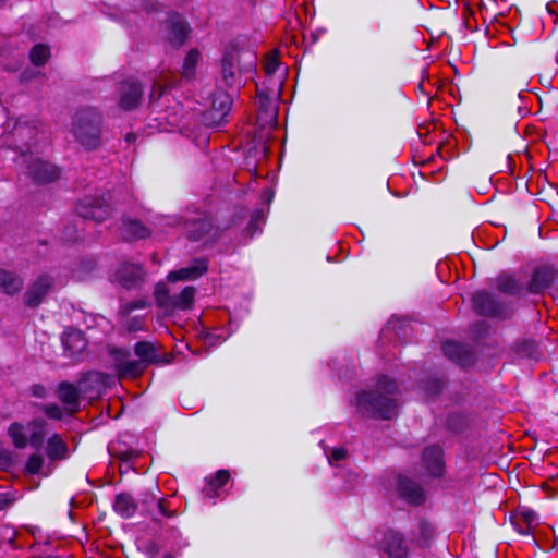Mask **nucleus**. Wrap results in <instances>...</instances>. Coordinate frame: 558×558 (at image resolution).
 <instances>
[{"label":"nucleus","mask_w":558,"mask_h":558,"mask_svg":"<svg viewBox=\"0 0 558 558\" xmlns=\"http://www.w3.org/2000/svg\"><path fill=\"white\" fill-rule=\"evenodd\" d=\"M0 460H2V462L4 464H8L11 462V453L7 450H0Z\"/></svg>","instance_id":"09e8293b"},{"label":"nucleus","mask_w":558,"mask_h":558,"mask_svg":"<svg viewBox=\"0 0 558 558\" xmlns=\"http://www.w3.org/2000/svg\"><path fill=\"white\" fill-rule=\"evenodd\" d=\"M138 361H124L119 363V369L124 375L138 376L149 364L158 363L159 347L149 341H140L134 348Z\"/></svg>","instance_id":"20e7f679"},{"label":"nucleus","mask_w":558,"mask_h":558,"mask_svg":"<svg viewBox=\"0 0 558 558\" xmlns=\"http://www.w3.org/2000/svg\"><path fill=\"white\" fill-rule=\"evenodd\" d=\"M238 57L235 53H227L222 60V75L227 85L232 86L235 83L238 72Z\"/></svg>","instance_id":"cd10ccee"},{"label":"nucleus","mask_w":558,"mask_h":558,"mask_svg":"<svg viewBox=\"0 0 558 558\" xmlns=\"http://www.w3.org/2000/svg\"><path fill=\"white\" fill-rule=\"evenodd\" d=\"M155 88H156V87H154V88H153V92H151V94H150V98H151V99L159 98V97L161 96V92H159V93H158V95L156 96Z\"/></svg>","instance_id":"864d4df0"},{"label":"nucleus","mask_w":558,"mask_h":558,"mask_svg":"<svg viewBox=\"0 0 558 558\" xmlns=\"http://www.w3.org/2000/svg\"><path fill=\"white\" fill-rule=\"evenodd\" d=\"M134 138H135V136H134V134H132V133H129V134L126 135V141H128V142L133 141Z\"/></svg>","instance_id":"5fc2aeb1"},{"label":"nucleus","mask_w":558,"mask_h":558,"mask_svg":"<svg viewBox=\"0 0 558 558\" xmlns=\"http://www.w3.org/2000/svg\"><path fill=\"white\" fill-rule=\"evenodd\" d=\"M54 286V278L48 274L39 275L27 287L23 300L24 304L28 307H38L46 296L52 291Z\"/></svg>","instance_id":"423d86ee"},{"label":"nucleus","mask_w":558,"mask_h":558,"mask_svg":"<svg viewBox=\"0 0 558 558\" xmlns=\"http://www.w3.org/2000/svg\"><path fill=\"white\" fill-rule=\"evenodd\" d=\"M279 66V61L275 56H269L266 58L264 63V70L267 75H272Z\"/></svg>","instance_id":"a19ab883"},{"label":"nucleus","mask_w":558,"mask_h":558,"mask_svg":"<svg viewBox=\"0 0 558 558\" xmlns=\"http://www.w3.org/2000/svg\"><path fill=\"white\" fill-rule=\"evenodd\" d=\"M173 361V355L171 353H159V361L157 364L165 365L170 364Z\"/></svg>","instance_id":"de8ad7c7"},{"label":"nucleus","mask_w":558,"mask_h":558,"mask_svg":"<svg viewBox=\"0 0 558 558\" xmlns=\"http://www.w3.org/2000/svg\"><path fill=\"white\" fill-rule=\"evenodd\" d=\"M201 58V53L196 49H192L186 54L183 66H182V76L186 80H191L195 74V68Z\"/></svg>","instance_id":"c85d7f7f"},{"label":"nucleus","mask_w":558,"mask_h":558,"mask_svg":"<svg viewBox=\"0 0 558 558\" xmlns=\"http://www.w3.org/2000/svg\"><path fill=\"white\" fill-rule=\"evenodd\" d=\"M557 277V272L554 268L550 267H541L537 268L532 276V279L529 283L527 291L530 293L538 294L543 293L546 289H548L551 283L555 281Z\"/></svg>","instance_id":"dca6fc26"},{"label":"nucleus","mask_w":558,"mask_h":558,"mask_svg":"<svg viewBox=\"0 0 558 558\" xmlns=\"http://www.w3.org/2000/svg\"><path fill=\"white\" fill-rule=\"evenodd\" d=\"M114 280L124 289H138L145 280V271L138 264L123 263L117 268Z\"/></svg>","instance_id":"6e6552de"},{"label":"nucleus","mask_w":558,"mask_h":558,"mask_svg":"<svg viewBox=\"0 0 558 558\" xmlns=\"http://www.w3.org/2000/svg\"><path fill=\"white\" fill-rule=\"evenodd\" d=\"M153 508H156L158 513L166 518H173L177 513L174 509L170 508V501L167 498H158Z\"/></svg>","instance_id":"e433bc0d"},{"label":"nucleus","mask_w":558,"mask_h":558,"mask_svg":"<svg viewBox=\"0 0 558 558\" xmlns=\"http://www.w3.org/2000/svg\"><path fill=\"white\" fill-rule=\"evenodd\" d=\"M34 395L38 398H44L46 390L43 386H34L33 388Z\"/></svg>","instance_id":"8fccbe9b"},{"label":"nucleus","mask_w":558,"mask_h":558,"mask_svg":"<svg viewBox=\"0 0 558 558\" xmlns=\"http://www.w3.org/2000/svg\"><path fill=\"white\" fill-rule=\"evenodd\" d=\"M383 546L390 558H407L409 555L405 536L398 531L388 530L384 534Z\"/></svg>","instance_id":"9d476101"},{"label":"nucleus","mask_w":558,"mask_h":558,"mask_svg":"<svg viewBox=\"0 0 558 558\" xmlns=\"http://www.w3.org/2000/svg\"><path fill=\"white\" fill-rule=\"evenodd\" d=\"M0 2H4V0H0Z\"/></svg>","instance_id":"13d9d810"},{"label":"nucleus","mask_w":558,"mask_h":558,"mask_svg":"<svg viewBox=\"0 0 558 558\" xmlns=\"http://www.w3.org/2000/svg\"><path fill=\"white\" fill-rule=\"evenodd\" d=\"M45 451L50 461H62L70 457V448L59 434L47 439Z\"/></svg>","instance_id":"aec40b11"},{"label":"nucleus","mask_w":558,"mask_h":558,"mask_svg":"<svg viewBox=\"0 0 558 558\" xmlns=\"http://www.w3.org/2000/svg\"><path fill=\"white\" fill-rule=\"evenodd\" d=\"M434 527L433 525L424 519L418 521L417 531H413L412 542L415 543L420 547L428 546L433 536H434Z\"/></svg>","instance_id":"a878e982"},{"label":"nucleus","mask_w":558,"mask_h":558,"mask_svg":"<svg viewBox=\"0 0 558 558\" xmlns=\"http://www.w3.org/2000/svg\"><path fill=\"white\" fill-rule=\"evenodd\" d=\"M23 279L8 270L0 269V290L4 293L13 295L19 293L23 288Z\"/></svg>","instance_id":"b1692460"},{"label":"nucleus","mask_w":558,"mask_h":558,"mask_svg":"<svg viewBox=\"0 0 558 558\" xmlns=\"http://www.w3.org/2000/svg\"><path fill=\"white\" fill-rule=\"evenodd\" d=\"M136 456H137V453H136V452H134V451H125V452H123V453L121 454V458H122L123 460H130V459H132L133 457H136Z\"/></svg>","instance_id":"603ef678"},{"label":"nucleus","mask_w":558,"mask_h":558,"mask_svg":"<svg viewBox=\"0 0 558 558\" xmlns=\"http://www.w3.org/2000/svg\"><path fill=\"white\" fill-rule=\"evenodd\" d=\"M155 490H159L158 486L147 489L141 495V504L147 509V511H151L156 500L158 499Z\"/></svg>","instance_id":"4c0bfd02"},{"label":"nucleus","mask_w":558,"mask_h":558,"mask_svg":"<svg viewBox=\"0 0 558 558\" xmlns=\"http://www.w3.org/2000/svg\"><path fill=\"white\" fill-rule=\"evenodd\" d=\"M523 517L529 524L533 523L536 520V514L532 511L524 512Z\"/></svg>","instance_id":"3c124183"},{"label":"nucleus","mask_w":558,"mask_h":558,"mask_svg":"<svg viewBox=\"0 0 558 558\" xmlns=\"http://www.w3.org/2000/svg\"><path fill=\"white\" fill-rule=\"evenodd\" d=\"M76 214L83 219H90L97 222L106 220L111 213L109 204L104 198L87 196L78 202L75 207Z\"/></svg>","instance_id":"0eeeda50"},{"label":"nucleus","mask_w":558,"mask_h":558,"mask_svg":"<svg viewBox=\"0 0 558 558\" xmlns=\"http://www.w3.org/2000/svg\"><path fill=\"white\" fill-rule=\"evenodd\" d=\"M397 492L398 495L410 505L418 506L425 500V494L422 486L404 476L398 477Z\"/></svg>","instance_id":"f8f14e48"},{"label":"nucleus","mask_w":558,"mask_h":558,"mask_svg":"<svg viewBox=\"0 0 558 558\" xmlns=\"http://www.w3.org/2000/svg\"><path fill=\"white\" fill-rule=\"evenodd\" d=\"M113 509L122 518H131L137 509V504L130 494L121 493L116 496Z\"/></svg>","instance_id":"393cba45"},{"label":"nucleus","mask_w":558,"mask_h":558,"mask_svg":"<svg viewBox=\"0 0 558 558\" xmlns=\"http://www.w3.org/2000/svg\"><path fill=\"white\" fill-rule=\"evenodd\" d=\"M146 306L147 302L145 300L133 301L123 305V312L130 314L137 308H145Z\"/></svg>","instance_id":"79ce46f5"},{"label":"nucleus","mask_w":558,"mask_h":558,"mask_svg":"<svg viewBox=\"0 0 558 558\" xmlns=\"http://www.w3.org/2000/svg\"><path fill=\"white\" fill-rule=\"evenodd\" d=\"M208 269L207 260L204 258H197L192 260V263L183 267L179 270L171 271L168 275L169 281L175 282L179 280L189 281L195 280L203 276Z\"/></svg>","instance_id":"2eb2a0df"},{"label":"nucleus","mask_w":558,"mask_h":558,"mask_svg":"<svg viewBox=\"0 0 558 558\" xmlns=\"http://www.w3.org/2000/svg\"><path fill=\"white\" fill-rule=\"evenodd\" d=\"M72 134L76 142L87 150L100 146L102 142V117L94 108H85L75 113L72 121Z\"/></svg>","instance_id":"f03ea898"},{"label":"nucleus","mask_w":558,"mask_h":558,"mask_svg":"<svg viewBox=\"0 0 558 558\" xmlns=\"http://www.w3.org/2000/svg\"><path fill=\"white\" fill-rule=\"evenodd\" d=\"M423 463L429 475L434 477L442 476L445 464L441 448L439 446L427 447L423 451Z\"/></svg>","instance_id":"f3484780"},{"label":"nucleus","mask_w":558,"mask_h":558,"mask_svg":"<svg viewBox=\"0 0 558 558\" xmlns=\"http://www.w3.org/2000/svg\"><path fill=\"white\" fill-rule=\"evenodd\" d=\"M9 436L12 438L14 446L17 449H23L28 444V438L24 433V426L20 423H12L8 429Z\"/></svg>","instance_id":"c756f323"},{"label":"nucleus","mask_w":558,"mask_h":558,"mask_svg":"<svg viewBox=\"0 0 558 558\" xmlns=\"http://www.w3.org/2000/svg\"><path fill=\"white\" fill-rule=\"evenodd\" d=\"M119 104L123 110H132L136 108L143 97V86L140 82L129 78L122 81L118 88Z\"/></svg>","instance_id":"1a4fd4ad"},{"label":"nucleus","mask_w":558,"mask_h":558,"mask_svg":"<svg viewBox=\"0 0 558 558\" xmlns=\"http://www.w3.org/2000/svg\"><path fill=\"white\" fill-rule=\"evenodd\" d=\"M49 56V47L43 44L35 45L29 53L32 63L37 66L43 65L48 60Z\"/></svg>","instance_id":"473e14b6"},{"label":"nucleus","mask_w":558,"mask_h":558,"mask_svg":"<svg viewBox=\"0 0 558 558\" xmlns=\"http://www.w3.org/2000/svg\"><path fill=\"white\" fill-rule=\"evenodd\" d=\"M184 230L187 238L192 241L211 239L216 235L215 226L211 217L207 213H195L186 218Z\"/></svg>","instance_id":"39448f33"},{"label":"nucleus","mask_w":558,"mask_h":558,"mask_svg":"<svg viewBox=\"0 0 558 558\" xmlns=\"http://www.w3.org/2000/svg\"><path fill=\"white\" fill-rule=\"evenodd\" d=\"M232 106V98L225 92H217L214 94L211 99V109L221 111L222 113H229Z\"/></svg>","instance_id":"7c9ffc66"},{"label":"nucleus","mask_w":558,"mask_h":558,"mask_svg":"<svg viewBox=\"0 0 558 558\" xmlns=\"http://www.w3.org/2000/svg\"><path fill=\"white\" fill-rule=\"evenodd\" d=\"M230 474L226 470L218 471L214 476L208 480V488L205 490L206 494L211 497L210 492H216L217 489L223 487L226 483L229 481Z\"/></svg>","instance_id":"2f4dec72"},{"label":"nucleus","mask_w":558,"mask_h":558,"mask_svg":"<svg viewBox=\"0 0 558 558\" xmlns=\"http://www.w3.org/2000/svg\"><path fill=\"white\" fill-rule=\"evenodd\" d=\"M474 311L483 316H498L502 312L501 304L492 293L477 291L472 296Z\"/></svg>","instance_id":"9b49d317"},{"label":"nucleus","mask_w":558,"mask_h":558,"mask_svg":"<svg viewBox=\"0 0 558 558\" xmlns=\"http://www.w3.org/2000/svg\"><path fill=\"white\" fill-rule=\"evenodd\" d=\"M418 88L424 92L425 94H428V92L425 90V87H424V83L421 82L420 85H418Z\"/></svg>","instance_id":"6e6d98bb"},{"label":"nucleus","mask_w":558,"mask_h":558,"mask_svg":"<svg viewBox=\"0 0 558 558\" xmlns=\"http://www.w3.org/2000/svg\"><path fill=\"white\" fill-rule=\"evenodd\" d=\"M497 288L500 292L510 295L521 294L524 291L523 286H521L517 279L509 274H501L498 276Z\"/></svg>","instance_id":"bb28decb"},{"label":"nucleus","mask_w":558,"mask_h":558,"mask_svg":"<svg viewBox=\"0 0 558 558\" xmlns=\"http://www.w3.org/2000/svg\"><path fill=\"white\" fill-rule=\"evenodd\" d=\"M43 411L48 417L54 420H60L63 415L62 409L57 404H46L43 407Z\"/></svg>","instance_id":"58836bf2"},{"label":"nucleus","mask_w":558,"mask_h":558,"mask_svg":"<svg viewBox=\"0 0 558 558\" xmlns=\"http://www.w3.org/2000/svg\"><path fill=\"white\" fill-rule=\"evenodd\" d=\"M120 234L124 241L133 242L149 238L151 230L137 219L124 217L121 220Z\"/></svg>","instance_id":"4468645a"},{"label":"nucleus","mask_w":558,"mask_h":558,"mask_svg":"<svg viewBox=\"0 0 558 558\" xmlns=\"http://www.w3.org/2000/svg\"><path fill=\"white\" fill-rule=\"evenodd\" d=\"M399 395L396 381L387 376H380L374 390L357 395V407L369 416L391 420L398 414Z\"/></svg>","instance_id":"f257e3e1"},{"label":"nucleus","mask_w":558,"mask_h":558,"mask_svg":"<svg viewBox=\"0 0 558 558\" xmlns=\"http://www.w3.org/2000/svg\"><path fill=\"white\" fill-rule=\"evenodd\" d=\"M58 398L70 413H75L80 408V391L68 381H62L58 387Z\"/></svg>","instance_id":"412c9836"},{"label":"nucleus","mask_w":558,"mask_h":558,"mask_svg":"<svg viewBox=\"0 0 558 558\" xmlns=\"http://www.w3.org/2000/svg\"><path fill=\"white\" fill-rule=\"evenodd\" d=\"M19 167L25 175L32 178L37 183H49L59 178V169L32 154L23 153L16 160Z\"/></svg>","instance_id":"7ed1b4c3"},{"label":"nucleus","mask_w":558,"mask_h":558,"mask_svg":"<svg viewBox=\"0 0 558 558\" xmlns=\"http://www.w3.org/2000/svg\"><path fill=\"white\" fill-rule=\"evenodd\" d=\"M15 501L13 494L7 492L0 494V511L9 508Z\"/></svg>","instance_id":"c03bdc74"},{"label":"nucleus","mask_w":558,"mask_h":558,"mask_svg":"<svg viewBox=\"0 0 558 558\" xmlns=\"http://www.w3.org/2000/svg\"><path fill=\"white\" fill-rule=\"evenodd\" d=\"M62 344L66 356L78 360L86 349V340L81 330L71 328L64 331Z\"/></svg>","instance_id":"ddd939ff"},{"label":"nucleus","mask_w":558,"mask_h":558,"mask_svg":"<svg viewBox=\"0 0 558 558\" xmlns=\"http://www.w3.org/2000/svg\"><path fill=\"white\" fill-rule=\"evenodd\" d=\"M27 438L31 446L38 449L43 445L44 434L41 430L33 432Z\"/></svg>","instance_id":"37998d69"},{"label":"nucleus","mask_w":558,"mask_h":558,"mask_svg":"<svg viewBox=\"0 0 558 558\" xmlns=\"http://www.w3.org/2000/svg\"><path fill=\"white\" fill-rule=\"evenodd\" d=\"M163 558H174L171 554H166Z\"/></svg>","instance_id":"4d7b16f0"},{"label":"nucleus","mask_w":558,"mask_h":558,"mask_svg":"<svg viewBox=\"0 0 558 558\" xmlns=\"http://www.w3.org/2000/svg\"><path fill=\"white\" fill-rule=\"evenodd\" d=\"M44 463H45V460H44L43 456L32 454L25 464V471L28 474H39L41 472Z\"/></svg>","instance_id":"c9c22d12"},{"label":"nucleus","mask_w":558,"mask_h":558,"mask_svg":"<svg viewBox=\"0 0 558 558\" xmlns=\"http://www.w3.org/2000/svg\"><path fill=\"white\" fill-rule=\"evenodd\" d=\"M196 289L192 286L185 287L179 294H173L168 311H187L193 307Z\"/></svg>","instance_id":"5701e85b"},{"label":"nucleus","mask_w":558,"mask_h":558,"mask_svg":"<svg viewBox=\"0 0 558 558\" xmlns=\"http://www.w3.org/2000/svg\"><path fill=\"white\" fill-rule=\"evenodd\" d=\"M444 354L453 361L465 367L473 362L471 352L461 343L456 341H447L442 345Z\"/></svg>","instance_id":"6ab92c4d"},{"label":"nucleus","mask_w":558,"mask_h":558,"mask_svg":"<svg viewBox=\"0 0 558 558\" xmlns=\"http://www.w3.org/2000/svg\"><path fill=\"white\" fill-rule=\"evenodd\" d=\"M228 113H222L216 109L209 108L203 114V121L208 126H220L226 122V117Z\"/></svg>","instance_id":"f704fd0d"},{"label":"nucleus","mask_w":558,"mask_h":558,"mask_svg":"<svg viewBox=\"0 0 558 558\" xmlns=\"http://www.w3.org/2000/svg\"><path fill=\"white\" fill-rule=\"evenodd\" d=\"M442 381L440 379H432L426 387V390L429 395H438L442 390Z\"/></svg>","instance_id":"a18cd8bd"},{"label":"nucleus","mask_w":558,"mask_h":558,"mask_svg":"<svg viewBox=\"0 0 558 558\" xmlns=\"http://www.w3.org/2000/svg\"><path fill=\"white\" fill-rule=\"evenodd\" d=\"M154 295H155V300H156V303L158 304V306L168 311L172 295H170V292H169V289L167 288V286L162 282H159L158 284H156Z\"/></svg>","instance_id":"72a5a7b5"},{"label":"nucleus","mask_w":558,"mask_h":558,"mask_svg":"<svg viewBox=\"0 0 558 558\" xmlns=\"http://www.w3.org/2000/svg\"><path fill=\"white\" fill-rule=\"evenodd\" d=\"M168 29V39L173 46L183 45L190 31L187 23L179 14L170 15Z\"/></svg>","instance_id":"a211bd4d"},{"label":"nucleus","mask_w":558,"mask_h":558,"mask_svg":"<svg viewBox=\"0 0 558 558\" xmlns=\"http://www.w3.org/2000/svg\"><path fill=\"white\" fill-rule=\"evenodd\" d=\"M348 454L347 449L340 447L335 448L331 450L330 454L328 456V460L330 464H336L339 461L343 460Z\"/></svg>","instance_id":"ea45409f"},{"label":"nucleus","mask_w":558,"mask_h":558,"mask_svg":"<svg viewBox=\"0 0 558 558\" xmlns=\"http://www.w3.org/2000/svg\"><path fill=\"white\" fill-rule=\"evenodd\" d=\"M129 331H136L143 329V323L138 317L132 318L128 322L126 326Z\"/></svg>","instance_id":"49530a36"},{"label":"nucleus","mask_w":558,"mask_h":558,"mask_svg":"<svg viewBox=\"0 0 558 558\" xmlns=\"http://www.w3.org/2000/svg\"><path fill=\"white\" fill-rule=\"evenodd\" d=\"M37 135V130L34 125H28L19 121L13 129V136L17 144V149L21 150V155L25 153L23 149H28L35 137Z\"/></svg>","instance_id":"4be33fe9"}]
</instances>
